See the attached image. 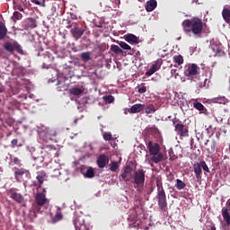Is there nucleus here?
<instances>
[{"label": "nucleus", "mask_w": 230, "mask_h": 230, "mask_svg": "<svg viewBox=\"0 0 230 230\" xmlns=\"http://www.w3.org/2000/svg\"><path fill=\"white\" fill-rule=\"evenodd\" d=\"M208 143H209V140H207V142L205 143V145H208Z\"/></svg>", "instance_id": "58"}, {"label": "nucleus", "mask_w": 230, "mask_h": 230, "mask_svg": "<svg viewBox=\"0 0 230 230\" xmlns=\"http://www.w3.org/2000/svg\"><path fill=\"white\" fill-rule=\"evenodd\" d=\"M14 178L17 182L30 181L31 179V173L27 169L14 167Z\"/></svg>", "instance_id": "3"}, {"label": "nucleus", "mask_w": 230, "mask_h": 230, "mask_svg": "<svg viewBox=\"0 0 230 230\" xmlns=\"http://www.w3.org/2000/svg\"><path fill=\"white\" fill-rule=\"evenodd\" d=\"M151 155H152L151 161H153V163H155V164H157V163H161V161L164 159V155H163V153H161L160 151Z\"/></svg>", "instance_id": "20"}, {"label": "nucleus", "mask_w": 230, "mask_h": 230, "mask_svg": "<svg viewBox=\"0 0 230 230\" xmlns=\"http://www.w3.org/2000/svg\"><path fill=\"white\" fill-rule=\"evenodd\" d=\"M222 15L226 22H227V24H230V10L227 8H225L222 12Z\"/></svg>", "instance_id": "28"}, {"label": "nucleus", "mask_w": 230, "mask_h": 230, "mask_svg": "<svg viewBox=\"0 0 230 230\" xmlns=\"http://www.w3.org/2000/svg\"><path fill=\"white\" fill-rule=\"evenodd\" d=\"M213 51L216 53L215 57H224V51L222 49L218 48V47H213L212 48Z\"/></svg>", "instance_id": "32"}, {"label": "nucleus", "mask_w": 230, "mask_h": 230, "mask_svg": "<svg viewBox=\"0 0 230 230\" xmlns=\"http://www.w3.org/2000/svg\"><path fill=\"white\" fill-rule=\"evenodd\" d=\"M138 93H140L141 94H143L144 93H146V86H142L138 88Z\"/></svg>", "instance_id": "50"}, {"label": "nucleus", "mask_w": 230, "mask_h": 230, "mask_svg": "<svg viewBox=\"0 0 230 230\" xmlns=\"http://www.w3.org/2000/svg\"><path fill=\"white\" fill-rule=\"evenodd\" d=\"M193 107L194 109H196L197 111H199V112H201V114H206L208 116V109H206V107H204V104L199 102H195L193 103Z\"/></svg>", "instance_id": "18"}, {"label": "nucleus", "mask_w": 230, "mask_h": 230, "mask_svg": "<svg viewBox=\"0 0 230 230\" xmlns=\"http://www.w3.org/2000/svg\"><path fill=\"white\" fill-rule=\"evenodd\" d=\"M111 51L115 53V55H119V53H123V50L118 45H111Z\"/></svg>", "instance_id": "31"}, {"label": "nucleus", "mask_w": 230, "mask_h": 230, "mask_svg": "<svg viewBox=\"0 0 230 230\" xmlns=\"http://www.w3.org/2000/svg\"><path fill=\"white\" fill-rule=\"evenodd\" d=\"M70 94H73V96H80V94H84V87H73L69 90Z\"/></svg>", "instance_id": "22"}, {"label": "nucleus", "mask_w": 230, "mask_h": 230, "mask_svg": "<svg viewBox=\"0 0 230 230\" xmlns=\"http://www.w3.org/2000/svg\"><path fill=\"white\" fill-rule=\"evenodd\" d=\"M29 27L30 28H37V21L33 18L29 19Z\"/></svg>", "instance_id": "44"}, {"label": "nucleus", "mask_w": 230, "mask_h": 230, "mask_svg": "<svg viewBox=\"0 0 230 230\" xmlns=\"http://www.w3.org/2000/svg\"><path fill=\"white\" fill-rule=\"evenodd\" d=\"M40 51H44V49H40Z\"/></svg>", "instance_id": "60"}, {"label": "nucleus", "mask_w": 230, "mask_h": 230, "mask_svg": "<svg viewBox=\"0 0 230 230\" xmlns=\"http://www.w3.org/2000/svg\"><path fill=\"white\" fill-rule=\"evenodd\" d=\"M8 195L10 199H13V200H15L18 204H22L24 202V197H22L21 193L15 191V189H10L8 190Z\"/></svg>", "instance_id": "7"}, {"label": "nucleus", "mask_w": 230, "mask_h": 230, "mask_svg": "<svg viewBox=\"0 0 230 230\" xmlns=\"http://www.w3.org/2000/svg\"><path fill=\"white\" fill-rule=\"evenodd\" d=\"M184 33H192L195 37H200L204 30V22L199 17L184 20L181 23Z\"/></svg>", "instance_id": "1"}, {"label": "nucleus", "mask_w": 230, "mask_h": 230, "mask_svg": "<svg viewBox=\"0 0 230 230\" xmlns=\"http://www.w3.org/2000/svg\"><path fill=\"white\" fill-rule=\"evenodd\" d=\"M85 230H89V228H87V226L84 227Z\"/></svg>", "instance_id": "59"}, {"label": "nucleus", "mask_w": 230, "mask_h": 230, "mask_svg": "<svg viewBox=\"0 0 230 230\" xmlns=\"http://www.w3.org/2000/svg\"><path fill=\"white\" fill-rule=\"evenodd\" d=\"M64 218V215L60 211H57L55 216L51 218V224H57V222H60Z\"/></svg>", "instance_id": "24"}, {"label": "nucleus", "mask_w": 230, "mask_h": 230, "mask_svg": "<svg viewBox=\"0 0 230 230\" xmlns=\"http://www.w3.org/2000/svg\"><path fill=\"white\" fill-rule=\"evenodd\" d=\"M109 164V156L101 155L97 158V166L99 168H105Z\"/></svg>", "instance_id": "12"}, {"label": "nucleus", "mask_w": 230, "mask_h": 230, "mask_svg": "<svg viewBox=\"0 0 230 230\" xmlns=\"http://www.w3.org/2000/svg\"><path fill=\"white\" fill-rule=\"evenodd\" d=\"M209 128H213V126H209V127L208 128V130H209Z\"/></svg>", "instance_id": "57"}, {"label": "nucleus", "mask_w": 230, "mask_h": 230, "mask_svg": "<svg viewBox=\"0 0 230 230\" xmlns=\"http://www.w3.org/2000/svg\"><path fill=\"white\" fill-rule=\"evenodd\" d=\"M11 146L12 148H15L16 146L18 148H21V146H22V144H19V140L17 138H14L11 141Z\"/></svg>", "instance_id": "38"}, {"label": "nucleus", "mask_w": 230, "mask_h": 230, "mask_svg": "<svg viewBox=\"0 0 230 230\" xmlns=\"http://www.w3.org/2000/svg\"><path fill=\"white\" fill-rule=\"evenodd\" d=\"M13 18L15 19V21H21V19L22 18V14L19 12H14Z\"/></svg>", "instance_id": "46"}, {"label": "nucleus", "mask_w": 230, "mask_h": 230, "mask_svg": "<svg viewBox=\"0 0 230 230\" xmlns=\"http://www.w3.org/2000/svg\"><path fill=\"white\" fill-rule=\"evenodd\" d=\"M48 177V174H46V172L40 171L38 172V175L36 177L38 182H39V188H41L42 184L44 183L45 179Z\"/></svg>", "instance_id": "19"}, {"label": "nucleus", "mask_w": 230, "mask_h": 230, "mask_svg": "<svg viewBox=\"0 0 230 230\" xmlns=\"http://www.w3.org/2000/svg\"><path fill=\"white\" fill-rule=\"evenodd\" d=\"M221 134L222 136L226 137V134H227V129H226L225 128H220Z\"/></svg>", "instance_id": "51"}, {"label": "nucleus", "mask_w": 230, "mask_h": 230, "mask_svg": "<svg viewBox=\"0 0 230 230\" xmlns=\"http://www.w3.org/2000/svg\"><path fill=\"white\" fill-rule=\"evenodd\" d=\"M43 150L45 152H51V151L57 150V147H55V146H53V145H45L43 146Z\"/></svg>", "instance_id": "39"}, {"label": "nucleus", "mask_w": 230, "mask_h": 230, "mask_svg": "<svg viewBox=\"0 0 230 230\" xmlns=\"http://www.w3.org/2000/svg\"><path fill=\"white\" fill-rule=\"evenodd\" d=\"M84 177H86L87 179H93V177H94V169H93V167H90L86 171Z\"/></svg>", "instance_id": "34"}, {"label": "nucleus", "mask_w": 230, "mask_h": 230, "mask_svg": "<svg viewBox=\"0 0 230 230\" xmlns=\"http://www.w3.org/2000/svg\"><path fill=\"white\" fill-rule=\"evenodd\" d=\"M133 179L137 186H145V170L138 169L136 171Z\"/></svg>", "instance_id": "6"}, {"label": "nucleus", "mask_w": 230, "mask_h": 230, "mask_svg": "<svg viewBox=\"0 0 230 230\" xmlns=\"http://www.w3.org/2000/svg\"><path fill=\"white\" fill-rule=\"evenodd\" d=\"M132 167L130 165H126L124 167V171L121 173V179L125 181V182L130 181L132 179Z\"/></svg>", "instance_id": "10"}, {"label": "nucleus", "mask_w": 230, "mask_h": 230, "mask_svg": "<svg viewBox=\"0 0 230 230\" xmlns=\"http://www.w3.org/2000/svg\"><path fill=\"white\" fill-rule=\"evenodd\" d=\"M144 111L146 114H154V112H155V107L154 106V104H147L145 105Z\"/></svg>", "instance_id": "29"}, {"label": "nucleus", "mask_w": 230, "mask_h": 230, "mask_svg": "<svg viewBox=\"0 0 230 230\" xmlns=\"http://www.w3.org/2000/svg\"><path fill=\"white\" fill-rule=\"evenodd\" d=\"M74 123H75V125H76V123H78V119H75L74 120Z\"/></svg>", "instance_id": "55"}, {"label": "nucleus", "mask_w": 230, "mask_h": 230, "mask_svg": "<svg viewBox=\"0 0 230 230\" xmlns=\"http://www.w3.org/2000/svg\"><path fill=\"white\" fill-rule=\"evenodd\" d=\"M143 111H145V104L137 103L130 108L129 112H131V114H137L143 112Z\"/></svg>", "instance_id": "14"}, {"label": "nucleus", "mask_w": 230, "mask_h": 230, "mask_svg": "<svg viewBox=\"0 0 230 230\" xmlns=\"http://www.w3.org/2000/svg\"><path fill=\"white\" fill-rule=\"evenodd\" d=\"M18 10H19L20 12H24V8H22L21 5L18 6Z\"/></svg>", "instance_id": "53"}, {"label": "nucleus", "mask_w": 230, "mask_h": 230, "mask_svg": "<svg viewBox=\"0 0 230 230\" xmlns=\"http://www.w3.org/2000/svg\"><path fill=\"white\" fill-rule=\"evenodd\" d=\"M119 46L122 49H126L127 51H130V49H132V47H130V45L127 44V42L125 41H120L119 43Z\"/></svg>", "instance_id": "37"}, {"label": "nucleus", "mask_w": 230, "mask_h": 230, "mask_svg": "<svg viewBox=\"0 0 230 230\" xmlns=\"http://www.w3.org/2000/svg\"><path fill=\"white\" fill-rule=\"evenodd\" d=\"M146 146L149 150L150 155H153L154 154H159L161 152V146L157 143L152 142V140H149L146 143Z\"/></svg>", "instance_id": "9"}, {"label": "nucleus", "mask_w": 230, "mask_h": 230, "mask_svg": "<svg viewBox=\"0 0 230 230\" xmlns=\"http://www.w3.org/2000/svg\"><path fill=\"white\" fill-rule=\"evenodd\" d=\"M4 49L7 51V53H13V51H17L20 55H24V50H22V47L19 42L13 40V42H4L3 45Z\"/></svg>", "instance_id": "4"}, {"label": "nucleus", "mask_w": 230, "mask_h": 230, "mask_svg": "<svg viewBox=\"0 0 230 230\" xmlns=\"http://www.w3.org/2000/svg\"><path fill=\"white\" fill-rule=\"evenodd\" d=\"M192 3H195L196 4H200V3H199V0H192Z\"/></svg>", "instance_id": "54"}, {"label": "nucleus", "mask_w": 230, "mask_h": 230, "mask_svg": "<svg viewBox=\"0 0 230 230\" xmlns=\"http://www.w3.org/2000/svg\"><path fill=\"white\" fill-rule=\"evenodd\" d=\"M222 217H223L225 222H226V225L230 226V215H229V209L228 208H225L222 211Z\"/></svg>", "instance_id": "26"}, {"label": "nucleus", "mask_w": 230, "mask_h": 230, "mask_svg": "<svg viewBox=\"0 0 230 230\" xmlns=\"http://www.w3.org/2000/svg\"><path fill=\"white\" fill-rule=\"evenodd\" d=\"M40 193H43V195H45V193H46V190H45V189H43V190H42V192H40Z\"/></svg>", "instance_id": "56"}, {"label": "nucleus", "mask_w": 230, "mask_h": 230, "mask_svg": "<svg viewBox=\"0 0 230 230\" xmlns=\"http://www.w3.org/2000/svg\"><path fill=\"white\" fill-rule=\"evenodd\" d=\"M37 206L42 207L46 202H48V199H46V194L38 193L35 197Z\"/></svg>", "instance_id": "13"}, {"label": "nucleus", "mask_w": 230, "mask_h": 230, "mask_svg": "<svg viewBox=\"0 0 230 230\" xmlns=\"http://www.w3.org/2000/svg\"><path fill=\"white\" fill-rule=\"evenodd\" d=\"M176 182L177 190H184L186 188V183H184V181H182L181 180L177 179Z\"/></svg>", "instance_id": "35"}, {"label": "nucleus", "mask_w": 230, "mask_h": 230, "mask_svg": "<svg viewBox=\"0 0 230 230\" xmlns=\"http://www.w3.org/2000/svg\"><path fill=\"white\" fill-rule=\"evenodd\" d=\"M185 76H197L199 75V66L196 64L189 65L184 71Z\"/></svg>", "instance_id": "8"}, {"label": "nucleus", "mask_w": 230, "mask_h": 230, "mask_svg": "<svg viewBox=\"0 0 230 230\" xmlns=\"http://www.w3.org/2000/svg\"><path fill=\"white\" fill-rule=\"evenodd\" d=\"M173 62H175V64H178V66H182V64H184V58H182L181 55L174 56Z\"/></svg>", "instance_id": "30"}, {"label": "nucleus", "mask_w": 230, "mask_h": 230, "mask_svg": "<svg viewBox=\"0 0 230 230\" xmlns=\"http://www.w3.org/2000/svg\"><path fill=\"white\" fill-rule=\"evenodd\" d=\"M12 161H13V164H17L18 166H21V159H19L17 157H13V158H12Z\"/></svg>", "instance_id": "47"}, {"label": "nucleus", "mask_w": 230, "mask_h": 230, "mask_svg": "<svg viewBox=\"0 0 230 230\" xmlns=\"http://www.w3.org/2000/svg\"><path fill=\"white\" fill-rule=\"evenodd\" d=\"M161 66H159V63H155L151 66L150 69L147 70L146 72V76H152V75H154V73H155L156 71H158V69Z\"/></svg>", "instance_id": "23"}, {"label": "nucleus", "mask_w": 230, "mask_h": 230, "mask_svg": "<svg viewBox=\"0 0 230 230\" xmlns=\"http://www.w3.org/2000/svg\"><path fill=\"white\" fill-rule=\"evenodd\" d=\"M170 158L172 161H175V159H178L179 156H177L175 154H173V151L169 152Z\"/></svg>", "instance_id": "48"}, {"label": "nucleus", "mask_w": 230, "mask_h": 230, "mask_svg": "<svg viewBox=\"0 0 230 230\" xmlns=\"http://www.w3.org/2000/svg\"><path fill=\"white\" fill-rule=\"evenodd\" d=\"M207 150L210 154H215V152H217V140L212 139L209 144V147Z\"/></svg>", "instance_id": "27"}, {"label": "nucleus", "mask_w": 230, "mask_h": 230, "mask_svg": "<svg viewBox=\"0 0 230 230\" xmlns=\"http://www.w3.org/2000/svg\"><path fill=\"white\" fill-rule=\"evenodd\" d=\"M156 188H157V193L165 192L164 188L163 187V181L156 180Z\"/></svg>", "instance_id": "36"}, {"label": "nucleus", "mask_w": 230, "mask_h": 230, "mask_svg": "<svg viewBox=\"0 0 230 230\" xmlns=\"http://www.w3.org/2000/svg\"><path fill=\"white\" fill-rule=\"evenodd\" d=\"M118 168H119L118 162H111V168H110L111 172H116V170H118Z\"/></svg>", "instance_id": "42"}, {"label": "nucleus", "mask_w": 230, "mask_h": 230, "mask_svg": "<svg viewBox=\"0 0 230 230\" xmlns=\"http://www.w3.org/2000/svg\"><path fill=\"white\" fill-rule=\"evenodd\" d=\"M177 69H171V76H174V78H177L179 76V73H177Z\"/></svg>", "instance_id": "49"}, {"label": "nucleus", "mask_w": 230, "mask_h": 230, "mask_svg": "<svg viewBox=\"0 0 230 230\" xmlns=\"http://www.w3.org/2000/svg\"><path fill=\"white\" fill-rule=\"evenodd\" d=\"M155 8H157V1L155 0L147 1L146 5V12H154Z\"/></svg>", "instance_id": "21"}, {"label": "nucleus", "mask_w": 230, "mask_h": 230, "mask_svg": "<svg viewBox=\"0 0 230 230\" xmlns=\"http://www.w3.org/2000/svg\"><path fill=\"white\" fill-rule=\"evenodd\" d=\"M6 35H8V29L4 22H0V40L6 39Z\"/></svg>", "instance_id": "16"}, {"label": "nucleus", "mask_w": 230, "mask_h": 230, "mask_svg": "<svg viewBox=\"0 0 230 230\" xmlns=\"http://www.w3.org/2000/svg\"><path fill=\"white\" fill-rule=\"evenodd\" d=\"M81 58L84 62H89V60H91V52H83L81 54Z\"/></svg>", "instance_id": "33"}, {"label": "nucleus", "mask_w": 230, "mask_h": 230, "mask_svg": "<svg viewBox=\"0 0 230 230\" xmlns=\"http://www.w3.org/2000/svg\"><path fill=\"white\" fill-rule=\"evenodd\" d=\"M102 136L104 141H111L112 139V134L111 132H104Z\"/></svg>", "instance_id": "41"}, {"label": "nucleus", "mask_w": 230, "mask_h": 230, "mask_svg": "<svg viewBox=\"0 0 230 230\" xmlns=\"http://www.w3.org/2000/svg\"><path fill=\"white\" fill-rule=\"evenodd\" d=\"M104 102H106V103H112V102H114V97L112 95L105 96Z\"/></svg>", "instance_id": "45"}, {"label": "nucleus", "mask_w": 230, "mask_h": 230, "mask_svg": "<svg viewBox=\"0 0 230 230\" xmlns=\"http://www.w3.org/2000/svg\"><path fill=\"white\" fill-rule=\"evenodd\" d=\"M126 42H128L129 44H137V38L134 34H128L125 37Z\"/></svg>", "instance_id": "25"}, {"label": "nucleus", "mask_w": 230, "mask_h": 230, "mask_svg": "<svg viewBox=\"0 0 230 230\" xmlns=\"http://www.w3.org/2000/svg\"><path fill=\"white\" fill-rule=\"evenodd\" d=\"M84 29H80L78 27L74 28L71 31L72 36L74 37V39H75V40H78V39H80L82 35H84Z\"/></svg>", "instance_id": "17"}, {"label": "nucleus", "mask_w": 230, "mask_h": 230, "mask_svg": "<svg viewBox=\"0 0 230 230\" xmlns=\"http://www.w3.org/2000/svg\"><path fill=\"white\" fill-rule=\"evenodd\" d=\"M156 199L160 211H168V200L166 199V192H157Z\"/></svg>", "instance_id": "5"}, {"label": "nucleus", "mask_w": 230, "mask_h": 230, "mask_svg": "<svg viewBox=\"0 0 230 230\" xmlns=\"http://www.w3.org/2000/svg\"><path fill=\"white\" fill-rule=\"evenodd\" d=\"M172 125H174V130L180 137H188L190 136L188 127L182 124L179 119H173Z\"/></svg>", "instance_id": "2"}, {"label": "nucleus", "mask_w": 230, "mask_h": 230, "mask_svg": "<svg viewBox=\"0 0 230 230\" xmlns=\"http://www.w3.org/2000/svg\"><path fill=\"white\" fill-rule=\"evenodd\" d=\"M220 136H222V131H220V129H219V131H217V132L216 133V137H217V139H220Z\"/></svg>", "instance_id": "52"}, {"label": "nucleus", "mask_w": 230, "mask_h": 230, "mask_svg": "<svg viewBox=\"0 0 230 230\" xmlns=\"http://www.w3.org/2000/svg\"><path fill=\"white\" fill-rule=\"evenodd\" d=\"M31 3H33L34 4H38V6H42L43 8L46 6V1H39V0H31Z\"/></svg>", "instance_id": "43"}, {"label": "nucleus", "mask_w": 230, "mask_h": 230, "mask_svg": "<svg viewBox=\"0 0 230 230\" xmlns=\"http://www.w3.org/2000/svg\"><path fill=\"white\" fill-rule=\"evenodd\" d=\"M73 222L75 230H82V227H85V220L82 216H75Z\"/></svg>", "instance_id": "11"}, {"label": "nucleus", "mask_w": 230, "mask_h": 230, "mask_svg": "<svg viewBox=\"0 0 230 230\" xmlns=\"http://www.w3.org/2000/svg\"><path fill=\"white\" fill-rule=\"evenodd\" d=\"M193 170H194L196 178L202 179V167L200 165V163H194Z\"/></svg>", "instance_id": "15"}, {"label": "nucleus", "mask_w": 230, "mask_h": 230, "mask_svg": "<svg viewBox=\"0 0 230 230\" xmlns=\"http://www.w3.org/2000/svg\"><path fill=\"white\" fill-rule=\"evenodd\" d=\"M199 164L201 165V168L204 170V172H207V173H209V167L208 166V164H206L205 161L199 162Z\"/></svg>", "instance_id": "40"}]
</instances>
